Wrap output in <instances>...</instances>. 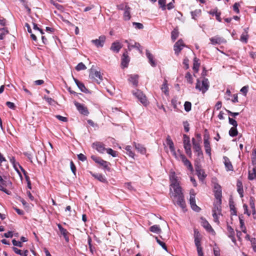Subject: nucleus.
<instances>
[{"label": "nucleus", "mask_w": 256, "mask_h": 256, "mask_svg": "<svg viewBox=\"0 0 256 256\" xmlns=\"http://www.w3.org/2000/svg\"><path fill=\"white\" fill-rule=\"evenodd\" d=\"M12 182L6 177L4 178L0 176V190L2 191L8 195L11 194L10 191L8 190L6 188H10L12 186Z\"/></svg>", "instance_id": "obj_1"}, {"label": "nucleus", "mask_w": 256, "mask_h": 256, "mask_svg": "<svg viewBox=\"0 0 256 256\" xmlns=\"http://www.w3.org/2000/svg\"><path fill=\"white\" fill-rule=\"evenodd\" d=\"M209 86V82L208 78H204L202 82L199 79L197 80L196 88L201 91L203 94L208 90Z\"/></svg>", "instance_id": "obj_2"}, {"label": "nucleus", "mask_w": 256, "mask_h": 256, "mask_svg": "<svg viewBox=\"0 0 256 256\" xmlns=\"http://www.w3.org/2000/svg\"><path fill=\"white\" fill-rule=\"evenodd\" d=\"M173 202L176 205L180 206L183 211H186V204L184 200V196H178L173 197Z\"/></svg>", "instance_id": "obj_3"}, {"label": "nucleus", "mask_w": 256, "mask_h": 256, "mask_svg": "<svg viewBox=\"0 0 256 256\" xmlns=\"http://www.w3.org/2000/svg\"><path fill=\"white\" fill-rule=\"evenodd\" d=\"M196 194L194 193V190H192L190 191V203L191 206L192 208L196 212H198L200 211V208L198 207L196 203Z\"/></svg>", "instance_id": "obj_4"}, {"label": "nucleus", "mask_w": 256, "mask_h": 256, "mask_svg": "<svg viewBox=\"0 0 256 256\" xmlns=\"http://www.w3.org/2000/svg\"><path fill=\"white\" fill-rule=\"evenodd\" d=\"M133 94L144 106L148 104V102L146 96L142 92L138 90L132 92Z\"/></svg>", "instance_id": "obj_5"}, {"label": "nucleus", "mask_w": 256, "mask_h": 256, "mask_svg": "<svg viewBox=\"0 0 256 256\" xmlns=\"http://www.w3.org/2000/svg\"><path fill=\"white\" fill-rule=\"evenodd\" d=\"M178 152L180 153L178 156H177L176 158L181 160L184 163V165L187 167V168L190 171L192 172L194 169L192 166L189 160L187 159L184 154L180 153V151L178 150Z\"/></svg>", "instance_id": "obj_6"}, {"label": "nucleus", "mask_w": 256, "mask_h": 256, "mask_svg": "<svg viewBox=\"0 0 256 256\" xmlns=\"http://www.w3.org/2000/svg\"><path fill=\"white\" fill-rule=\"evenodd\" d=\"M94 66L90 70L89 76L90 78H94L97 83L100 84L102 80V77L100 72L96 71L93 68Z\"/></svg>", "instance_id": "obj_7"}, {"label": "nucleus", "mask_w": 256, "mask_h": 256, "mask_svg": "<svg viewBox=\"0 0 256 256\" xmlns=\"http://www.w3.org/2000/svg\"><path fill=\"white\" fill-rule=\"evenodd\" d=\"M92 159L96 163L99 164L100 166H103L105 169L110 170L108 165L110 163L104 160L102 158L99 157H96L95 156H91Z\"/></svg>", "instance_id": "obj_8"}, {"label": "nucleus", "mask_w": 256, "mask_h": 256, "mask_svg": "<svg viewBox=\"0 0 256 256\" xmlns=\"http://www.w3.org/2000/svg\"><path fill=\"white\" fill-rule=\"evenodd\" d=\"M204 144L206 154H208L210 158H211V148L210 145V142L209 141L208 135H204Z\"/></svg>", "instance_id": "obj_9"}, {"label": "nucleus", "mask_w": 256, "mask_h": 256, "mask_svg": "<svg viewBox=\"0 0 256 256\" xmlns=\"http://www.w3.org/2000/svg\"><path fill=\"white\" fill-rule=\"evenodd\" d=\"M74 104L77 110L81 114L85 116H88L89 114L88 108L84 104H80L77 102H74Z\"/></svg>", "instance_id": "obj_10"}, {"label": "nucleus", "mask_w": 256, "mask_h": 256, "mask_svg": "<svg viewBox=\"0 0 256 256\" xmlns=\"http://www.w3.org/2000/svg\"><path fill=\"white\" fill-rule=\"evenodd\" d=\"M185 46L183 41L180 39L175 43L174 46V50L175 54L178 55L180 51L182 50L183 48Z\"/></svg>", "instance_id": "obj_11"}, {"label": "nucleus", "mask_w": 256, "mask_h": 256, "mask_svg": "<svg viewBox=\"0 0 256 256\" xmlns=\"http://www.w3.org/2000/svg\"><path fill=\"white\" fill-rule=\"evenodd\" d=\"M92 147L100 153H104L106 149L104 148V144L100 142H94L92 144Z\"/></svg>", "instance_id": "obj_12"}, {"label": "nucleus", "mask_w": 256, "mask_h": 256, "mask_svg": "<svg viewBox=\"0 0 256 256\" xmlns=\"http://www.w3.org/2000/svg\"><path fill=\"white\" fill-rule=\"evenodd\" d=\"M130 58L128 54V52H124L122 56L121 66L122 68H127L128 66Z\"/></svg>", "instance_id": "obj_13"}, {"label": "nucleus", "mask_w": 256, "mask_h": 256, "mask_svg": "<svg viewBox=\"0 0 256 256\" xmlns=\"http://www.w3.org/2000/svg\"><path fill=\"white\" fill-rule=\"evenodd\" d=\"M195 168L200 180H203L206 176L204 170L201 168L200 166L198 164H195Z\"/></svg>", "instance_id": "obj_14"}, {"label": "nucleus", "mask_w": 256, "mask_h": 256, "mask_svg": "<svg viewBox=\"0 0 256 256\" xmlns=\"http://www.w3.org/2000/svg\"><path fill=\"white\" fill-rule=\"evenodd\" d=\"M173 188L174 192L172 194V197L178 196H184L182 192V188L180 186V184H173V185H170Z\"/></svg>", "instance_id": "obj_15"}, {"label": "nucleus", "mask_w": 256, "mask_h": 256, "mask_svg": "<svg viewBox=\"0 0 256 256\" xmlns=\"http://www.w3.org/2000/svg\"><path fill=\"white\" fill-rule=\"evenodd\" d=\"M166 144L169 146L170 150L172 153V154L176 158H177V155L175 150L174 142L170 136H168L166 138Z\"/></svg>", "instance_id": "obj_16"}, {"label": "nucleus", "mask_w": 256, "mask_h": 256, "mask_svg": "<svg viewBox=\"0 0 256 256\" xmlns=\"http://www.w3.org/2000/svg\"><path fill=\"white\" fill-rule=\"evenodd\" d=\"M105 40L106 38L104 36H100L98 39L92 40V42L97 47H102L103 46Z\"/></svg>", "instance_id": "obj_17"}, {"label": "nucleus", "mask_w": 256, "mask_h": 256, "mask_svg": "<svg viewBox=\"0 0 256 256\" xmlns=\"http://www.w3.org/2000/svg\"><path fill=\"white\" fill-rule=\"evenodd\" d=\"M210 40L212 44H221L226 42L224 38L218 36L210 38Z\"/></svg>", "instance_id": "obj_18"}, {"label": "nucleus", "mask_w": 256, "mask_h": 256, "mask_svg": "<svg viewBox=\"0 0 256 256\" xmlns=\"http://www.w3.org/2000/svg\"><path fill=\"white\" fill-rule=\"evenodd\" d=\"M208 13L212 16H215L217 20L220 22L222 21V19L220 18V12H218V9L217 8H215L210 10L208 12Z\"/></svg>", "instance_id": "obj_19"}, {"label": "nucleus", "mask_w": 256, "mask_h": 256, "mask_svg": "<svg viewBox=\"0 0 256 256\" xmlns=\"http://www.w3.org/2000/svg\"><path fill=\"white\" fill-rule=\"evenodd\" d=\"M223 159L224 160V164L226 170H233V166L229 158L228 157L224 156Z\"/></svg>", "instance_id": "obj_20"}, {"label": "nucleus", "mask_w": 256, "mask_h": 256, "mask_svg": "<svg viewBox=\"0 0 256 256\" xmlns=\"http://www.w3.org/2000/svg\"><path fill=\"white\" fill-rule=\"evenodd\" d=\"M122 46L120 43L118 42H116L112 44L110 50L114 52L118 53L122 48Z\"/></svg>", "instance_id": "obj_21"}, {"label": "nucleus", "mask_w": 256, "mask_h": 256, "mask_svg": "<svg viewBox=\"0 0 256 256\" xmlns=\"http://www.w3.org/2000/svg\"><path fill=\"white\" fill-rule=\"evenodd\" d=\"M170 180L171 181V184L173 185V184H179V180L178 178L176 176V173L174 172H171L170 175Z\"/></svg>", "instance_id": "obj_22"}, {"label": "nucleus", "mask_w": 256, "mask_h": 256, "mask_svg": "<svg viewBox=\"0 0 256 256\" xmlns=\"http://www.w3.org/2000/svg\"><path fill=\"white\" fill-rule=\"evenodd\" d=\"M58 229H59L61 234L64 236L65 240L67 242H68L69 240V238L68 236V232L67 231V230L66 229L64 228H62V226L60 224H58Z\"/></svg>", "instance_id": "obj_23"}, {"label": "nucleus", "mask_w": 256, "mask_h": 256, "mask_svg": "<svg viewBox=\"0 0 256 256\" xmlns=\"http://www.w3.org/2000/svg\"><path fill=\"white\" fill-rule=\"evenodd\" d=\"M146 56L148 58V59L149 62L150 63V65L154 67L156 66V63L154 60V56L152 54H151L150 52L148 50H146Z\"/></svg>", "instance_id": "obj_24"}, {"label": "nucleus", "mask_w": 256, "mask_h": 256, "mask_svg": "<svg viewBox=\"0 0 256 256\" xmlns=\"http://www.w3.org/2000/svg\"><path fill=\"white\" fill-rule=\"evenodd\" d=\"M138 76L137 74L130 75L129 76L128 80L130 82H132L134 86H136L138 84Z\"/></svg>", "instance_id": "obj_25"}, {"label": "nucleus", "mask_w": 256, "mask_h": 256, "mask_svg": "<svg viewBox=\"0 0 256 256\" xmlns=\"http://www.w3.org/2000/svg\"><path fill=\"white\" fill-rule=\"evenodd\" d=\"M134 145L136 149L140 154H144L146 153V149L142 145L136 142H134Z\"/></svg>", "instance_id": "obj_26"}, {"label": "nucleus", "mask_w": 256, "mask_h": 256, "mask_svg": "<svg viewBox=\"0 0 256 256\" xmlns=\"http://www.w3.org/2000/svg\"><path fill=\"white\" fill-rule=\"evenodd\" d=\"M221 204L222 202L220 201H216L214 203V207L212 210V212H218L220 214L221 212Z\"/></svg>", "instance_id": "obj_27"}, {"label": "nucleus", "mask_w": 256, "mask_h": 256, "mask_svg": "<svg viewBox=\"0 0 256 256\" xmlns=\"http://www.w3.org/2000/svg\"><path fill=\"white\" fill-rule=\"evenodd\" d=\"M214 196L216 199V201L222 202V190L220 186H218V190H214Z\"/></svg>", "instance_id": "obj_28"}, {"label": "nucleus", "mask_w": 256, "mask_h": 256, "mask_svg": "<svg viewBox=\"0 0 256 256\" xmlns=\"http://www.w3.org/2000/svg\"><path fill=\"white\" fill-rule=\"evenodd\" d=\"M124 20H129L130 18V8L128 6H126L124 8Z\"/></svg>", "instance_id": "obj_29"}, {"label": "nucleus", "mask_w": 256, "mask_h": 256, "mask_svg": "<svg viewBox=\"0 0 256 256\" xmlns=\"http://www.w3.org/2000/svg\"><path fill=\"white\" fill-rule=\"evenodd\" d=\"M74 81L76 84V86L80 89V90L82 92H86L87 91V89L86 88L84 84L80 81H78L77 79L74 78Z\"/></svg>", "instance_id": "obj_30"}, {"label": "nucleus", "mask_w": 256, "mask_h": 256, "mask_svg": "<svg viewBox=\"0 0 256 256\" xmlns=\"http://www.w3.org/2000/svg\"><path fill=\"white\" fill-rule=\"evenodd\" d=\"M193 149L195 152L201 150V147L199 142H196L194 138H192Z\"/></svg>", "instance_id": "obj_31"}, {"label": "nucleus", "mask_w": 256, "mask_h": 256, "mask_svg": "<svg viewBox=\"0 0 256 256\" xmlns=\"http://www.w3.org/2000/svg\"><path fill=\"white\" fill-rule=\"evenodd\" d=\"M184 146L186 151V153L190 157H191L192 155V152L191 150V144L190 142L184 144Z\"/></svg>", "instance_id": "obj_32"}, {"label": "nucleus", "mask_w": 256, "mask_h": 256, "mask_svg": "<svg viewBox=\"0 0 256 256\" xmlns=\"http://www.w3.org/2000/svg\"><path fill=\"white\" fill-rule=\"evenodd\" d=\"M92 176L98 180L99 181L102 182H106V180L104 176L102 174H92Z\"/></svg>", "instance_id": "obj_33"}, {"label": "nucleus", "mask_w": 256, "mask_h": 256, "mask_svg": "<svg viewBox=\"0 0 256 256\" xmlns=\"http://www.w3.org/2000/svg\"><path fill=\"white\" fill-rule=\"evenodd\" d=\"M237 190L238 194H240L241 198L243 197V186L242 184L240 181H238L237 184Z\"/></svg>", "instance_id": "obj_34"}, {"label": "nucleus", "mask_w": 256, "mask_h": 256, "mask_svg": "<svg viewBox=\"0 0 256 256\" xmlns=\"http://www.w3.org/2000/svg\"><path fill=\"white\" fill-rule=\"evenodd\" d=\"M201 10H196L194 11L191 12V16L192 17V18L194 20H196L197 18L200 16L201 14Z\"/></svg>", "instance_id": "obj_35"}, {"label": "nucleus", "mask_w": 256, "mask_h": 256, "mask_svg": "<svg viewBox=\"0 0 256 256\" xmlns=\"http://www.w3.org/2000/svg\"><path fill=\"white\" fill-rule=\"evenodd\" d=\"M202 225L206 230L208 232H214V230L208 221L204 220L202 222Z\"/></svg>", "instance_id": "obj_36"}, {"label": "nucleus", "mask_w": 256, "mask_h": 256, "mask_svg": "<svg viewBox=\"0 0 256 256\" xmlns=\"http://www.w3.org/2000/svg\"><path fill=\"white\" fill-rule=\"evenodd\" d=\"M150 230L152 232L159 234L161 232V229L158 225H154L150 227Z\"/></svg>", "instance_id": "obj_37"}, {"label": "nucleus", "mask_w": 256, "mask_h": 256, "mask_svg": "<svg viewBox=\"0 0 256 256\" xmlns=\"http://www.w3.org/2000/svg\"><path fill=\"white\" fill-rule=\"evenodd\" d=\"M238 132L236 127H232L229 130V134L231 136H236L238 135Z\"/></svg>", "instance_id": "obj_38"}, {"label": "nucleus", "mask_w": 256, "mask_h": 256, "mask_svg": "<svg viewBox=\"0 0 256 256\" xmlns=\"http://www.w3.org/2000/svg\"><path fill=\"white\" fill-rule=\"evenodd\" d=\"M199 66L200 64L198 62L196 58H195L194 60L193 69L196 72H198Z\"/></svg>", "instance_id": "obj_39"}, {"label": "nucleus", "mask_w": 256, "mask_h": 256, "mask_svg": "<svg viewBox=\"0 0 256 256\" xmlns=\"http://www.w3.org/2000/svg\"><path fill=\"white\" fill-rule=\"evenodd\" d=\"M248 38V35L247 33H242L240 36V40L242 42L246 43Z\"/></svg>", "instance_id": "obj_40"}, {"label": "nucleus", "mask_w": 256, "mask_h": 256, "mask_svg": "<svg viewBox=\"0 0 256 256\" xmlns=\"http://www.w3.org/2000/svg\"><path fill=\"white\" fill-rule=\"evenodd\" d=\"M125 42L127 43L128 46V49L129 50H130L134 46V42H136L132 40H126Z\"/></svg>", "instance_id": "obj_41"}, {"label": "nucleus", "mask_w": 256, "mask_h": 256, "mask_svg": "<svg viewBox=\"0 0 256 256\" xmlns=\"http://www.w3.org/2000/svg\"><path fill=\"white\" fill-rule=\"evenodd\" d=\"M106 151L112 157H116L117 156V152L110 148H106Z\"/></svg>", "instance_id": "obj_42"}, {"label": "nucleus", "mask_w": 256, "mask_h": 256, "mask_svg": "<svg viewBox=\"0 0 256 256\" xmlns=\"http://www.w3.org/2000/svg\"><path fill=\"white\" fill-rule=\"evenodd\" d=\"M125 150L127 151L128 152V154L132 158H134V154L132 150V147L130 146H127L125 148Z\"/></svg>", "instance_id": "obj_43"}, {"label": "nucleus", "mask_w": 256, "mask_h": 256, "mask_svg": "<svg viewBox=\"0 0 256 256\" xmlns=\"http://www.w3.org/2000/svg\"><path fill=\"white\" fill-rule=\"evenodd\" d=\"M86 68V66L82 63H79L76 67V70L78 71H80L81 70H84Z\"/></svg>", "instance_id": "obj_44"}, {"label": "nucleus", "mask_w": 256, "mask_h": 256, "mask_svg": "<svg viewBox=\"0 0 256 256\" xmlns=\"http://www.w3.org/2000/svg\"><path fill=\"white\" fill-rule=\"evenodd\" d=\"M184 110L188 112L191 110L192 104L189 102H186L184 104Z\"/></svg>", "instance_id": "obj_45"}, {"label": "nucleus", "mask_w": 256, "mask_h": 256, "mask_svg": "<svg viewBox=\"0 0 256 256\" xmlns=\"http://www.w3.org/2000/svg\"><path fill=\"white\" fill-rule=\"evenodd\" d=\"M168 86L166 84V80H165L164 82L162 84L161 89L162 91L165 94H166L168 92Z\"/></svg>", "instance_id": "obj_46"}, {"label": "nucleus", "mask_w": 256, "mask_h": 256, "mask_svg": "<svg viewBox=\"0 0 256 256\" xmlns=\"http://www.w3.org/2000/svg\"><path fill=\"white\" fill-rule=\"evenodd\" d=\"M185 78L188 83L192 84L193 82L192 76L189 72L186 74Z\"/></svg>", "instance_id": "obj_47"}, {"label": "nucleus", "mask_w": 256, "mask_h": 256, "mask_svg": "<svg viewBox=\"0 0 256 256\" xmlns=\"http://www.w3.org/2000/svg\"><path fill=\"white\" fill-rule=\"evenodd\" d=\"M156 242H157L160 245L162 246V247L164 250H166V251H168V250H167V248H166V246L164 242H163L160 240L158 238V237H156Z\"/></svg>", "instance_id": "obj_48"}, {"label": "nucleus", "mask_w": 256, "mask_h": 256, "mask_svg": "<svg viewBox=\"0 0 256 256\" xmlns=\"http://www.w3.org/2000/svg\"><path fill=\"white\" fill-rule=\"evenodd\" d=\"M132 25L135 27L138 30H141L144 28L143 24L140 22H134L132 23Z\"/></svg>", "instance_id": "obj_49"}, {"label": "nucleus", "mask_w": 256, "mask_h": 256, "mask_svg": "<svg viewBox=\"0 0 256 256\" xmlns=\"http://www.w3.org/2000/svg\"><path fill=\"white\" fill-rule=\"evenodd\" d=\"M228 122L229 123L233 126V127H237L238 126V123L236 120L234 119L230 118V117L228 118Z\"/></svg>", "instance_id": "obj_50"}, {"label": "nucleus", "mask_w": 256, "mask_h": 256, "mask_svg": "<svg viewBox=\"0 0 256 256\" xmlns=\"http://www.w3.org/2000/svg\"><path fill=\"white\" fill-rule=\"evenodd\" d=\"M12 243L14 246H17L20 248H22V242L17 241L14 239L12 240Z\"/></svg>", "instance_id": "obj_51"}, {"label": "nucleus", "mask_w": 256, "mask_h": 256, "mask_svg": "<svg viewBox=\"0 0 256 256\" xmlns=\"http://www.w3.org/2000/svg\"><path fill=\"white\" fill-rule=\"evenodd\" d=\"M240 6V4L238 2H236L233 6V10L237 14L240 12L239 10V6Z\"/></svg>", "instance_id": "obj_52"}, {"label": "nucleus", "mask_w": 256, "mask_h": 256, "mask_svg": "<svg viewBox=\"0 0 256 256\" xmlns=\"http://www.w3.org/2000/svg\"><path fill=\"white\" fill-rule=\"evenodd\" d=\"M256 178L255 172H251L249 171L248 178L250 180H253Z\"/></svg>", "instance_id": "obj_53"}, {"label": "nucleus", "mask_w": 256, "mask_h": 256, "mask_svg": "<svg viewBox=\"0 0 256 256\" xmlns=\"http://www.w3.org/2000/svg\"><path fill=\"white\" fill-rule=\"evenodd\" d=\"M158 2L163 10L166 9V0H158Z\"/></svg>", "instance_id": "obj_54"}, {"label": "nucleus", "mask_w": 256, "mask_h": 256, "mask_svg": "<svg viewBox=\"0 0 256 256\" xmlns=\"http://www.w3.org/2000/svg\"><path fill=\"white\" fill-rule=\"evenodd\" d=\"M188 62H189V60L188 58H185L184 59L183 64L184 66L185 69H186V70H187L189 68Z\"/></svg>", "instance_id": "obj_55"}, {"label": "nucleus", "mask_w": 256, "mask_h": 256, "mask_svg": "<svg viewBox=\"0 0 256 256\" xmlns=\"http://www.w3.org/2000/svg\"><path fill=\"white\" fill-rule=\"evenodd\" d=\"M70 168H71V170L72 172V173L76 175V167L74 164V163L71 161L70 163Z\"/></svg>", "instance_id": "obj_56"}, {"label": "nucleus", "mask_w": 256, "mask_h": 256, "mask_svg": "<svg viewBox=\"0 0 256 256\" xmlns=\"http://www.w3.org/2000/svg\"><path fill=\"white\" fill-rule=\"evenodd\" d=\"M248 86H243L240 92L244 94L246 96L248 92Z\"/></svg>", "instance_id": "obj_57"}, {"label": "nucleus", "mask_w": 256, "mask_h": 256, "mask_svg": "<svg viewBox=\"0 0 256 256\" xmlns=\"http://www.w3.org/2000/svg\"><path fill=\"white\" fill-rule=\"evenodd\" d=\"M56 117L60 120L66 122L68 121V118L66 117L61 116L60 115H56Z\"/></svg>", "instance_id": "obj_58"}, {"label": "nucleus", "mask_w": 256, "mask_h": 256, "mask_svg": "<svg viewBox=\"0 0 256 256\" xmlns=\"http://www.w3.org/2000/svg\"><path fill=\"white\" fill-rule=\"evenodd\" d=\"M6 105L10 108L14 110L16 106L14 103L10 102H6Z\"/></svg>", "instance_id": "obj_59"}, {"label": "nucleus", "mask_w": 256, "mask_h": 256, "mask_svg": "<svg viewBox=\"0 0 256 256\" xmlns=\"http://www.w3.org/2000/svg\"><path fill=\"white\" fill-rule=\"evenodd\" d=\"M228 231L230 236L233 237L234 232V229L230 226H228Z\"/></svg>", "instance_id": "obj_60"}, {"label": "nucleus", "mask_w": 256, "mask_h": 256, "mask_svg": "<svg viewBox=\"0 0 256 256\" xmlns=\"http://www.w3.org/2000/svg\"><path fill=\"white\" fill-rule=\"evenodd\" d=\"M78 160H80L82 162H84L86 160V156L82 154H78Z\"/></svg>", "instance_id": "obj_61"}, {"label": "nucleus", "mask_w": 256, "mask_h": 256, "mask_svg": "<svg viewBox=\"0 0 256 256\" xmlns=\"http://www.w3.org/2000/svg\"><path fill=\"white\" fill-rule=\"evenodd\" d=\"M134 48H136L139 50V52L140 53H142V48L140 46V44L139 43H138V42H134Z\"/></svg>", "instance_id": "obj_62"}, {"label": "nucleus", "mask_w": 256, "mask_h": 256, "mask_svg": "<svg viewBox=\"0 0 256 256\" xmlns=\"http://www.w3.org/2000/svg\"><path fill=\"white\" fill-rule=\"evenodd\" d=\"M226 112L235 118L236 116H238L239 114L238 112H232L228 110H226Z\"/></svg>", "instance_id": "obj_63"}, {"label": "nucleus", "mask_w": 256, "mask_h": 256, "mask_svg": "<svg viewBox=\"0 0 256 256\" xmlns=\"http://www.w3.org/2000/svg\"><path fill=\"white\" fill-rule=\"evenodd\" d=\"M198 256H203L202 248L200 246L196 247Z\"/></svg>", "instance_id": "obj_64"}]
</instances>
